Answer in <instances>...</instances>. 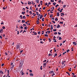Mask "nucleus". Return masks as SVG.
I'll return each instance as SVG.
<instances>
[{
	"instance_id": "a211bd4d",
	"label": "nucleus",
	"mask_w": 77,
	"mask_h": 77,
	"mask_svg": "<svg viewBox=\"0 0 77 77\" xmlns=\"http://www.w3.org/2000/svg\"><path fill=\"white\" fill-rule=\"evenodd\" d=\"M53 41H54V42H57L56 40V39H54Z\"/></svg>"
},
{
	"instance_id": "39448f33",
	"label": "nucleus",
	"mask_w": 77,
	"mask_h": 77,
	"mask_svg": "<svg viewBox=\"0 0 77 77\" xmlns=\"http://www.w3.org/2000/svg\"><path fill=\"white\" fill-rule=\"evenodd\" d=\"M66 62V61H64L62 62V65H63Z\"/></svg>"
},
{
	"instance_id": "e433bc0d",
	"label": "nucleus",
	"mask_w": 77,
	"mask_h": 77,
	"mask_svg": "<svg viewBox=\"0 0 77 77\" xmlns=\"http://www.w3.org/2000/svg\"><path fill=\"white\" fill-rule=\"evenodd\" d=\"M24 29H25V30H27V27L26 26L24 27Z\"/></svg>"
},
{
	"instance_id": "c85d7f7f",
	"label": "nucleus",
	"mask_w": 77,
	"mask_h": 77,
	"mask_svg": "<svg viewBox=\"0 0 77 77\" xmlns=\"http://www.w3.org/2000/svg\"><path fill=\"white\" fill-rule=\"evenodd\" d=\"M45 36H46V37H48V35L47 34H46L45 35Z\"/></svg>"
},
{
	"instance_id": "f257e3e1",
	"label": "nucleus",
	"mask_w": 77,
	"mask_h": 77,
	"mask_svg": "<svg viewBox=\"0 0 77 77\" xmlns=\"http://www.w3.org/2000/svg\"><path fill=\"white\" fill-rule=\"evenodd\" d=\"M20 46L19 45H18L16 46V48L17 49H18L20 48Z\"/></svg>"
},
{
	"instance_id": "4c0bfd02",
	"label": "nucleus",
	"mask_w": 77,
	"mask_h": 77,
	"mask_svg": "<svg viewBox=\"0 0 77 77\" xmlns=\"http://www.w3.org/2000/svg\"><path fill=\"white\" fill-rule=\"evenodd\" d=\"M58 34H59V35H61V33L58 32Z\"/></svg>"
},
{
	"instance_id": "864d4df0",
	"label": "nucleus",
	"mask_w": 77,
	"mask_h": 77,
	"mask_svg": "<svg viewBox=\"0 0 77 77\" xmlns=\"http://www.w3.org/2000/svg\"><path fill=\"white\" fill-rule=\"evenodd\" d=\"M23 30H20V33H21V32H23Z\"/></svg>"
},
{
	"instance_id": "ea45409f",
	"label": "nucleus",
	"mask_w": 77,
	"mask_h": 77,
	"mask_svg": "<svg viewBox=\"0 0 77 77\" xmlns=\"http://www.w3.org/2000/svg\"><path fill=\"white\" fill-rule=\"evenodd\" d=\"M35 33L34 34V35H37V33H36V32H35Z\"/></svg>"
},
{
	"instance_id": "79ce46f5",
	"label": "nucleus",
	"mask_w": 77,
	"mask_h": 77,
	"mask_svg": "<svg viewBox=\"0 0 77 77\" xmlns=\"http://www.w3.org/2000/svg\"><path fill=\"white\" fill-rule=\"evenodd\" d=\"M53 5H56V2H54V3H53Z\"/></svg>"
},
{
	"instance_id": "f03ea898",
	"label": "nucleus",
	"mask_w": 77,
	"mask_h": 77,
	"mask_svg": "<svg viewBox=\"0 0 77 77\" xmlns=\"http://www.w3.org/2000/svg\"><path fill=\"white\" fill-rule=\"evenodd\" d=\"M48 62V61H47L46 63H43V67H46V65H47V63Z\"/></svg>"
},
{
	"instance_id": "4d7b16f0",
	"label": "nucleus",
	"mask_w": 77,
	"mask_h": 77,
	"mask_svg": "<svg viewBox=\"0 0 77 77\" xmlns=\"http://www.w3.org/2000/svg\"><path fill=\"white\" fill-rule=\"evenodd\" d=\"M29 13H30V15H32V11H30Z\"/></svg>"
},
{
	"instance_id": "f3484780",
	"label": "nucleus",
	"mask_w": 77,
	"mask_h": 77,
	"mask_svg": "<svg viewBox=\"0 0 77 77\" xmlns=\"http://www.w3.org/2000/svg\"><path fill=\"white\" fill-rule=\"evenodd\" d=\"M60 27V25H58L57 26V28H59Z\"/></svg>"
},
{
	"instance_id": "37998d69",
	"label": "nucleus",
	"mask_w": 77,
	"mask_h": 77,
	"mask_svg": "<svg viewBox=\"0 0 77 77\" xmlns=\"http://www.w3.org/2000/svg\"><path fill=\"white\" fill-rule=\"evenodd\" d=\"M2 29H5V26H3L2 27Z\"/></svg>"
},
{
	"instance_id": "8fccbe9b",
	"label": "nucleus",
	"mask_w": 77,
	"mask_h": 77,
	"mask_svg": "<svg viewBox=\"0 0 77 77\" xmlns=\"http://www.w3.org/2000/svg\"><path fill=\"white\" fill-rule=\"evenodd\" d=\"M1 24H4V23H3V22H2V23H1Z\"/></svg>"
},
{
	"instance_id": "774afa93",
	"label": "nucleus",
	"mask_w": 77,
	"mask_h": 77,
	"mask_svg": "<svg viewBox=\"0 0 77 77\" xmlns=\"http://www.w3.org/2000/svg\"><path fill=\"white\" fill-rule=\"evenodd\" d=\"M52 21V22H53V23H55V21Z\"/></svg>"
},
{
	"instance_id": "6ab92c4d",
	"label": "nucleus",
	"mask_w": 77,
	"mask_h": 77,
	"mask_svg": "<svg viewBox=\"0 0 77 77\" xmlns=\"http://www.w3.org/2000/svg\"><path fill=\"white\" fill-rule=\"evenodd\" d=\"M63 9H61L60 10V12H62V10H63Z\"/></svg>"
},
{
	"instance_id": "9b49d317",
	"label": "nucleus",
	"mask_w": 77,
	"mask_h": 77,
	"mask_svg": "<svg viewBox=\"0 0 77 77\" xmlns=\"http://www.w3.org/2000/svg\"><path fill=\"white\" fill-rule=\"evenodd\" d=\"M51 30H53V25H51Z\"/></svg>"
},
{
	"instance_id": "393cba45",
	"label": "nucleus",
	"mask_w": 77,
	"mask_h": 77,
	"mask_svg": "<svg viewBox=\"0 0 77 77\" xmlns=\"http://www.w3.org/2000/svg\"><path fill=\"white\" fill-rule=\"evenodd\" d=\"M62 39V38L60 37L59 38V40H61Z\"/></svg>"
},
{
	"instance_id": "20e7f679",
	"label": "nucleus",
	"mask_w": 77,
	"mask_h": 77,
	"mask_svg": "<svg viewBox=\"0 0 77 77\" xmlns=\"http://www.w3.org/2000/svg\"><path fill=\"white\" fill-rule=\"evenodd\" d=\"M49 73L50 74H53V73H54V71L52 70Z\"/></svg>"
},
{
	"instance_id": "052dcab7",
	"label": "nucleus",
	"mask_w": 77,
	"mask_h": 77,
	"mask_svg": "<svg viewBox=\"0 0 77 77\" xmlns=\"http://www.w3.org/2000/svg\"><path fill=\"white\" fill-rule=\"evenodd\" d=\"M72 76H73V77H76V75H72Z\"/></svg>"
},
{
	"instance_id": "5fc2aeb1",
	"label": "nucleus",
	"mask_w": 77,
	"mask_h": 77,
	"mask_svg": "<svg viewBox=\"0 0 77 77\" xmlns=\"http://www.w3.org/2000/svg\"><path fill=\"white\" fill-rule=\"evenodd\" d=\"M8 74H9V70H8Z\"/></svg>"
},
{
	"instance_id": "473e14b6",
	"label": "nucleus",
	"mask_w": 77,
	"mask_h": 77,
	"mask_svg": "<svg viewBox=\"0 0 77 77\" xmlns=\"http://www.w3.org/2000/svg\"><path fill=\"white\" fill-rule=\"evenodd\" d=\"M29 3H28V5H30L31 4V2H28Z\"/></svg>"
},
{
	"instance_id": "c03bdc74",
	"label": "nucleus",
	"mask_w": 77,
	"mask_h": 77,
	"mask_svg": "<svg viewBox=\"0 0 77 77\" xmlns=\"http://www.w3.org/2000/svg\"><path fill=\"white\" fill-rule=\"evenodd\" d=\"M5 55H6V56H7V55H8V53H7L6 52H5Z\"/></svg>"
},
{
	"instance_id": "de8ad7c7",
	"label": "nucleus",
	"mask_w": 77,
	"mask_h": 77,
	"mask_svg": "<svg viewBox=\"0 0 77 77\" xmlns=\"http://www.w3.org/2000/svg\"><path fill=\"white\" fill-rule=\"evenodd\" d=\"M54 34H55V35H57V32H55L54 33Z\"/></svg>"
},
{
	"instance_id": "c9c22d12",
	"label": "nucleus",
	"mask_w": 77,
	"mask_h": 77,
	"mask_svg": "<svg viewBox=\"0 0 77 77\" xmlns=\"http://www.w3.org/2000/svg\"><path fill=\"white\" fill-rule=\"evenodd\" d=\"M22 23H25V20H22Z\"/></svg>"
},
{
	"instance_id": "09e8293b",
	"label": "nucleus",
	"mask_w": 77,
	"mask_h": 77,
	"mask_svg": "<svg viewBox=\"0 0 77 77\" xmlns=\"http://www.w3.org/2000/svg\"><path fill=\"white\" fill-rule=\"evenodd\" d=\"M50 17H53V15H51L50 16Z\"/></svg>"
},
{
	"instance_id": "ddd939ff",
	"label": "nucleus",
	"mask_w": 77,
	"mask_h": 77,
	"mask_svg": "<svg viewBox=\"0 0 77 77\" xmlns=\"http://www.w3.org/2000/svg\"><path fill=\"white\" fill-rule=\"evenodd\" d=\"M64 67H65V64H64L62 66V68H64Z\"/></svg>"
},
{
	"instance_id": "bf43d9fd",
	"label": "nucleus",
	"mask_w": 77,
	"mask_h": 77,
	"mask_svg": "<svg viewBox=\"0 0 77 77\" xmlns=\"http://www.w3.org/2000/svg\"><path fill=\"white\" fill-rule=\"evenodd\" d=\"M55 75V74L53 73V75H52V76H53V75Z\"/></svg>"
},
{
	"instance_id": "412c9836",
	"label": "nucleus",
	"mask_w": 77,
	"mask_h": 77,
	"mask_svg": "<svg viewBox=\"0 0 77 77\" xmlns=\"http://www.w3.org/2000/svg\"><path fill=\"white\" fill-rule=\"evenodd\" d=\"M42 17H43L42 15H41L40 17V19H41Z\"/></svg>"
},
{
	"instance_id": "338daca9",
	"label": "nucleus",
	"mask_w": 77,
	"mask_h": 77,
	"mask_svg": "<svg viewBox=\"0 0 77 77\" xmlns=\"http://www.w3.org/2000/svg\"><path fill=\"white\" fill-rule=\"evenodd\" d=\"M75 27H77V25H76L75 26H74Z\"/></svg>"
},
{
	"instance_id": "f8f14e48",
	"label": "nucleus",
	"mask_w": 77,
	"mask_h": 77,
	"mask_svg": "<svg viewBox=\"0 0 77 77\" xmlns=\"http://www.w3.org/2000/svg\"><path fill=\"white\" fill-rule=\"evenodd\" d=\"M36 2H37V3H39V0H35Z\"/></svg>"
},
{
	"instance_id": "a18cd8bd",
	"label": "nucleus",
	"mask_w": 77,
	"mask_h": 77,
	"mask_svg": "<svg viewBox=\"0 0 77 77\" xmlns=\"http://www.w3.org/2000/svg\"><path fill=\"white\" fill-rule=\"evenodd\" d=\"M3 9H4V10H5V9H6V8H5V7H3Z\"/></svg>"
},
{
	"instance_id": "3c124183",
	"label": "nucleus",
	"mask_w": 77,
	"mask_h": 77,
	"mask_svg": "<svg viewBox=\"0 0 77 77\" xmlns=\"http://www.w3.org/2000/svg\"><path fill=\"white\" fill-rule=\"evenodd\" d=\"M51 2H54V0H51Z\"/></svg>"
},
{
	"instance_id": "1a4fd4ad",
	"label": "nucleus",
	"mask_w": 77,
	"mask_h": 77,
	"mask_svg": "<svg viewBox=\"0 0 77 77\" xmlns=\"http://www.w3.org/2000/svg\"><path fill=\"white\" fill-rule=\"evenodd\" d=\"M37 24H39V20H37L36 21Z\"/></svg>"
},
{
	"instance_id": "69168bd1",
	"label": "nucleus",
	"mask_w": 77,
	"mask_h": 77,
	"mask_svg": "<svg viewBox=\"0 0 77 77\" xmlns=\"http://www.w3.org/2000/svg\"><path fill=\"white\" fill-rule=\"evenodd\" d=\"M60 9V8H59L58 9V11H60V10H59Z\"/></svg>"
},
{
	"instance_id": "6e6d98bb",
	"label": "nucleus",
	"mask_w": 77,
	"mask_h": 77,
	"mask_svg": "<svg viewBox=\"0 0 77 77\" xmlns=\"http://www.w3.org/2000/svg\"><path fill=\"white\" fill-rule=\"evenodd\" d=\"M60 24H63V22H60Z\"/></svg>"
},
{
	"instance_id": "2f4dec72",
	"label": "nucleus",
	"mask_w": 77,
	"mask_h": 77,
	"mask_svg": "<svg viewBox=\"0 0 77 77\" xmlns=\"http://www.w3.org/2000/svg\"><path fill=\"white\" fill-rule=\"evenodd\" d=\"M66 53V52H65L63 53V55L65 54V53Z\"/></svg>"
},
{
	"instance_id": "4be33fe9",
	"label": "nucleus",
	"mask_w": 77,
	"mask_h": 77,
	"mask_svg": "<svg viewBox=\"0 0 77 77\" xmlns=\"http://www.w3.org/2000/svg\"><path fill=\"white\" fill-rule=\"evenodd\" d=\"M66 5H64L63 6V8H65V7H66Z\"/></svg>"
},
{
	"instance_id": "f704fd0d",
	"label": "nucleus",
	"mask_w": 77,
	"mask_h": 77,
	"mask_svg": "<svg viewBox=\"0 0 77 77\" xmlns=\"http://www.w3.org/2000/svg\"><path fill=\"white\" fill-rule=\"evenodd\" d=\"M55 20V21H58V19H57V18H56Z\"/></svg>"
},
{
	"instance_id": "7c9ffc66",
	"label": "nucleus",
	"mask_w": 77,
	"mask_h": 77,
	"mask_svg": "<svg viewBox=\"0 0 77 77\" xmlns=\"http://www.w3.org/2000/svg\"><path fill=\"white\" fill-rule=\"evenodd\" d=\"M59 6V5H57L55 6L56 8H57V6Z\"/></svg>"
},
{
	"instance_id": "0e129e2a",
	"label": "nucleus",
	"mask_w": 77,
	"mask_h": 77,
	"mask_svg": "<svg viewBox=\"0 0 77 77\" xmlns=\"http://www.w3.org/2000/svg\"><path fill=\"white\" fill-rule=\"evenodd\" d=\"M47 32H48V33H50V31H48Z\"/></svg>"
},
{
	"instance_id": "a878e982",
	"label": "nucleus",
	"mask_w": 77,
	"mask_h": 77,
	"mask_svg": "<svg viewBox=\"0 0 77 77\" xmlns=\"http://www.w3.org/2000/svg\"><path fill=\"white\" fill-rule=\"evenodd\" d=\"M53 30L54 32H55V31L56 32V29H54Z\"/></svg>"
},
{
	"instance_id": "4468645a",
	"label": "nucleus",
	"mask_w": 77,
	"mask_h": 77,
	"mask_svg": "<svg viewBox=\"0 0 77 77\" xmlns=\"http://www.w3.org/2000/svg\"><path fill=\"white\" fill-rule=\"evenodd\" d=\"M30 75L31 76H33V74L32 73H30Z\"/></svg>"
},
{
	"instance_id": "cd10ccee",
	"label": "nucleus",
	"mask_w": 77,
	"mask_h": 77,
	"mask_svg": "<svg viewBox=\"0 0 77 77\" xmlns=\"http://www.w3.org/2000/svg\"><path fill=\"white\" fill-rule=\"evenodd\" d=\"M42 21H44V18H43L42 19Z\"/></svg>"
},
{
	"instance_id": "58836bf2",
	"label": "nucleus",
	"mask_w": 77,
	"mask_h": 77,
	"mask_svg": "<svg viewBox=\"0 0 77 77\" xmlns=\"http://www.w3.org/2000/svg\"><path fill=\"white\" fill-rule=\"evenodd\" d=\"M42 35H43L44 33V31H42Z\"/></svg>"
},
{
	"instance_id": "aec40b11",
	"label": "nucleus",
	"mask_w": 77,
	"mask_h": 77,
	"mask_svg": "<svg viewBox=\"0 0 77 77\" xmlns=\"http://www.w3.org/2000/svg\"><path fill=\"white\" fill-rule=\"evenodd\" d=\"M46 62H47V60H45L44 61H43V62L45 63H46Z\"/></svg>"
},
{
	"instance_id": "680f3d73",
	"label": "nucleus",
	"mask_w": 77,
	"mask_h": 77,
	"mask_svg": "<svg viewBox=\"0 0 77 77\" xmlns=\"http://www.w3.org/2000/svg\"><path fill=\"white\" fill-rule=\"evenodd\" d=\"M29 72H32V70H30Z\"/></svg>"
},
{
	"instance_id": "49530a36",
	"label": "nucleus",
	"mask_w": 77,
	"mask_h": 77,
	"mask_svg": "<svg viewBox=\"0 0 77 77\" xmlns=\"http://www.w3.org/2000/svg\"><path fill=\"white\" fill-rule=\"evenodd\" d=\"M49 56H52V54H48Z\"/></svg>"
},
{
	"instance_id": "6e6552de",
	"label": "nucleus",
	"mask_w": 77,
	"mask_h": 77,
	"mask_svg": "<svg viewBox=\"0 0 77 77\" xmlns=\"http://www.w3.org/2000/svg\"><path fill=\"white\" fill-rule=\"evenodd\" d=\"M23 71V70H22L21 71V75H24V73H23V71Z\"/></svg>"
},
{
	"instance_id": "7ed1b4c3",
	"label": "nucleus",
	"mask_w": 77,
	"mask_h": 77,
	"mask_svg": "<svg viewBox=\"0 0 77 77\" xmlns=\"http://www.w3.org/2000/svg\"><path fill=\"white\" fill-rule=\"evenodd\" d=\"M3 33V29H1L0 30V33Z\"/></svg>"
},
{
	"instance_id": "e2e57ef3",
	"label": "nucleus",
	"mask_w": 77,
	"mask_h": 77,
	"mask_svg": "<svg viewBox=\"0 0 77 77\" xmlns=\"http://www.w3.org/2000/svg\"><path fill=\"white\" fill-rule=\"evenodd\" d=\"M4 66V64H2V66Z\"/></svg>"
},
{
	"instance_id": "9d476101",
	"label": "nucleus",
	"mask_w": 77,
	"mask_h": 77,
	"mask_svg": "<svg viewBox=\"0 0 77 77\" xmlns=\"http://www.w3.org/2000/svg\"><path fill=\"white\" fill-rule=\"evenodd\" d=\"M57 54L56 53L55 54H54V57H56V56H57Z\"/></svg>"
},
{
	"instance_id": "2eb2a0df",
	"label": "nucleus",
	"mask_w": 77,
	"mask_h": 77,
	"mask_svg": "<svg viewBox=\"0 0 77 77\" xmlns=\"http://www.w3.org/2000/svg\"><path fill=\"white\" fill-rule=\"evenodd\" d=\"M66 73L69 76L70 75V74H69V73L68 72H66Z\"/></svg>"
},
{
	"instance_id": "423d86ee",
	"label": "nucleus",
	"mask_w": 77,
	"mask_h": 77,
	"mask_svg": "<svg viewBox=\"0 0 77 77\" xmlns=\"http://www.w3.org/2000/svg\"><path fill=\"white\" fill-rule=\"evenodd\" d=\"M3 74V72L2 70L0 71V74Z\"/></svg>"
},
{
	"instance_id": "b1692460",
	"label": "nucleus",
	"mask_w": 77,
	"mask_h": 77,
	"mask_svg": "<svg viewBox=\"0 0 77 77\" xmlns=\"http://www.w3.org/2000/svg\"><path fill=\"white\" fill-rule=\"evenodd\" d=\"M70 69H69L68 70H69V71L71 72V68H70Z\"/></svg>"
},
{
	"instance_id": "c756f323",
	"label": "nucleus",
	"mask_w": 77,
	"mask_h": 77,
	"mask_svg": "<svg viewBox=\"0 0 77 77\" xmlns=\"http://www.w3.org/2000/svg\"><path fill=\"white\" fill-rule=\"evenodd\" d=\"M66 42V40L63 41V44H64Z\"/></svg>"
},
{
	"instance_id": "a19ab883",
	"label": "nucleus",
	"mask_w": 77,
	"mask_h": 77,
	"mask_svg": "<svg viewBox=\"0 0 77 77\" xmlns=\"http://www.w3.org/2000/svg\"><path fill=\"white\" fill-rule=\"evenodd\" d=\"M42 66H41L40 67V69L41 70H42Z\"/></svg>"
},
{
	"instance_id": "5701e85b",
	"label": "nucleus",
	"mask_w": 77,
	"mask_h": 77,
	"mask_svg": "<svg viewBox=\"0 0 77 77\" xmlns=\"http://www.w3.org/2000/svg\"><path fill=\"white\" fill-rule=\"evenodd\" d=\"M69 51H70L69 49H68V50H66V51H67V53H68V52H69Z\"/></svg>"
},
{
	"instance_id": "bb28decb",
	"label": "nucleus",
	"mask_w": 77,
	"mask_h": 77,
	"mask_svg": "<svg viewBox=\"0 0 77 77\" xmlns=\"http://www.w3.org/2000/svg\"><path fill=\"white\" fill-rule=\"evenodd\" d=\"M23 14V15H24V14H25V12H22V14Z\"/></svg>"
},
{
	"instance_id": "dca6fc26",
	"label": "nucleus",
	"mask_w": 77,
	"mask_h": 77,
	"mask_svg": "<svg viewBox=\"0 0 77 77\" xmlns=\"http://www.w3.org/2000/svg\"><path fill=\"white\" fill-rule=\"evenodd\" d=\"M57 16L58 17H59V13L58 12V13H57Z\"/></svg>"
},
{
	"instance_id": "603ef678",
	"label": "nucleus",
	"mask_w": 77,
	"mask_h": 77,
	"mask_svg": "<svg viewBox=\"0 0 77 77\" xmlns=\"http://www.w3.org/2000/svg\"><path fill=\"white\" fill-rule=\"evenodd\" d=\"M20 29H23V27L21 26V27H20Z\"/></svg>"
},
{
	"instance_id": "72a5a7b5",
	"label": "nucleus",
	"mask_w": 77,
	"mask_h": 77,
	"mask_svg": "<svg viewBox=\"0 0 77 77\" xmlns=\"http://www.w3.org/2000/svg\"><path fill=\"white\" fill-rule=\"evenodd\" d=\"M25 17H26L25 16H23V19H24V18L25 19H26Z\"/></svg>"
},
{
	"instance_id": "13d9d810",
	"label": "nucleus",
	"mask_w": 77,
	"mask_h": 77,
	"mask_svg": "<svg viewBox=\"0 0 77 77\" xmlns=\"http://www.w3.org/2000/svg\"><path fill=\"white\" fill-rule=\"evenodd\" d=\"M40 43L41 44H43V42H42V41H40Z\"/></svg>"
},
{
	"instance_id": "0eeeda50",
	"label": "nucleus",
	"mask_w": 77,
	"mask_h": 77,
	"mask_svg": "<svg viewBox=\"0 0 77 77\" xmlns=\"http://www.w3.org/2000/svg\"><path fill=\"white\" fill-rule=\"evenodd\" d=\"M73 44L75 45H77V43H76V42H73Z\"/></svg>"
}]
</instances>
